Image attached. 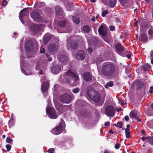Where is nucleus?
I'll use <instances>...</instances> for the list:
<instances>
[{
  "mask_svg": "<svg viewBox=\"0 0 153 153\" xmlns=\"http://www.w3.org/2000/svg\"><path fill=\"white\" fill-rule=\"evenodd\" d=\"M41 68V65L40 62L37 61L36 63L35 69L36 70H39Z\"/></svg>",
  "mask_w": 153,
  "mask_h": 153,
  "instance_id": "obj_32",
  "label": "nucleus"
},
{
  "mask_svg": "<svg viewBox=\"0 0 153 153\" xmlns=\"http://www.w3.org/2000/svg\"><path fill=\"white\" fill-rule=\"evenodd\" d=\"M70 45L71 48H76L77 47V44L74 41L70 43Z\"/></svg>",
  "mask_w": 153,
  "mask_h": 153,
  "instance_id": "obj_31",
  "label": "nucleus"
},
{
  "mask_svg": "<svg viewBox=\"0 0 153 153\" xmlns=\"http://www.w3.org/2000/svg\"><path fill=\"white\" fill-rule=\"evenodd\" d=\"M30 16L36 22H42L43 20L42 18L40 16V13L37 11H35L31 13H30Z\"/></svg>",
  "mask_w": 153,
  "mask_h": 153,
  "instance_id": "obj_6",
  "label": "nucleus"
},
{
  "mask_svg": "<svg viewBox=\"0 0 153 153\" xmlns=\"http://www.w3.org/2000/svg\"><path fill=\"white\" fill-rule=\"evenodd\" d=\"M74 5L71 2H68L67 4L66 8L68 11H71V9L73 7Z\"/></svg>",
  "mask_w": 153,
  "mask_h": 153,
  "instance_id": "obj_27",
  "label": "nucleus"
},
{
  "mask_svg": "<svg viewBox=\"0 0 153 153\" xmlns=\"http://www.w3.org/2000/svg\"><path fill=\"white\" fill-rule=\"evenodd\" d=\"M105 125L106 126H110V124L108 122H106L105 123Z\"/></svg>",
  "mask_w": 153,
  "mask_h": 153,
  "instance_id": "obj_63",
  "label": "nucleus"
},
{
  "mask_svg": "<svg viewBox=\"0 0 153 153\" xmlns=\"http://www.w3.org/2000/svg\"><path fill=\"white\" fill-rule=\"evenodd\" d=\"M58 86L59 85H55L53 88H52V90H53L54 91H55L56 90V88L58 87Z\"/></svg>",
  "mask_w": 153,
  "mask_h": 153,
  "instance_id": "obj_56",
  "label": "nucleus"
},
{
  "mask_svg": "<svg viewBox=\"0 0 153 153\" xmlns=\"http://www.w3.org/2000/svg\"><path fill=\"white\" fill-rule=\"evenodd\" d=\"M48 105L46 108V114L48 117L51 119H56L58 117L56 111L54 109L51 107L49 104V101H48Z\"/></svg>",
  "mask_w": 153,
  "mask_h": 153,
  "instance_id": "obj_3",
  "label": "nucleus"
},
{
  "mask_svg": "<svg viewBox=\"0 0 153 153\" xmlns=\"http://www.w3.org/2000/svg\"><path fill=\"white\" fill-rule=\"evenodd\" d=\"M64 80L66 82L75 86V82L79 79L78 76L75 73L69 70L64 74Z\"/></svg>",
  "mask_w": 153,
  "mask_h": 153,
  "instance_id": "obj_1",
  "label": "nucleus"
},
{
  "mask_svg": "<svg viewBox=\"0 0 153 153\" xmlns=\"http://www.w3.org/2000/svg\"><path fill=\"white\" fill-rule=\"evenodd\" d=\"M123 125L122 123L120 122H118L117 124V126L119 127L120 128H121Z\"/></svg>",
  "mask_w": 153,
  "mask_h": 153,
  "instance_id": "obj_46",
  "label": "nucleus"
},
{
  "mask_svg": "<svg viewBox=\"0 0 153 153\" xmlns=\"http://www.w3.org/2000/svg\"><path fill=\"white\" fill-rule=\"evenodd\" d=\"M148 33L149 37H153V27H151L148 31Z\"/></svg>",
  "mask_w": 153,
  "mask_h": 153,
  "instance_id": "obj_29",
  "label": "nucleus"
},
{
  "mask_svg": "<svg viewBox=\"0 0 153 153\" xmlns=\"http://www.w3.org/2000/svg\"><path fill=\"white\" fill-rule=\"evenodd\" d=\"M37 47V42L34 39H28L25 44V48H36Z\"/></svg>",
  "mask_w": 153,
  "mask_h": 153,
  "instance_id": "obj_5",
  "label": "nucleus"
},
{
  "mask_svg": "<svg viewBox=\"0 0 153 153\" xmlns=\"http://www.w3.org/2000/svg\"><path fill=\"white\" fill-rule=\"evenodd\" d=\"M60 99L62 103H69L71 102L72 98L68 94H65L60 96Z\"/></svg>",
  "mask_w": 153,
  "mask_h": 153,
  "instance_id": "obj_7",
  "label": "nucleus"
},
{
  "mask_svg": "<svg viewBox=\"0 0 153 153\" xmlns=\"http://www.w3.org/2000/svg\"><path fill=\"white\" fill-rule=\"evenodd\" d=\"M90 30L89 26L88 25L84 26L83 28V31L85 33H89Z\"/></svg>",
  "mask_w": 153,
  "mask_h": 153,
  "instance_id": "obj_24",
  "label": "nucleus"
},
{
  "mask_svg": "<svg viewBox=\"0 0 153 153\" xmlns=\"http://www.w3.org/2000/svg\"><path fill=\"white\" fill-rule=\"evenodd\" d=\"M55 12L56 15L59 16H61L62 15H63L64 13L62 9L59 6H56L55 8Z\"/></svg>",
  "mask_w": 153,
  "mask_h": 153,
  "instance_id": "obj_20",
  "label": "nucleus"
},
{
  "mask_svg": "<svg viewBox=\"0 0 153 153\" xmlns=\"http://www.w3.org/2000/svg\"><path fill=\"white\" fill-rule=\"evenodd\" d=\"M51 38V36L50 33L45 34L43 37V42L45 44H46Z\"/></svg>",
  "mask_w": 153,
  "mask_h": 153,
  "instance_id": "obj_19",
  "label": "nucleus"
},
{
  "mask_svg": "<svg viewBox=\"0 0 153 153\" xmlns=\"http://www.w3.org/2000/svg\"><path fill=\"white\" fill-rule=\"evenodd\" d=\"M150 137H141V140H149V138H150Z\"/></svg>",
  "mask_w": 153,
  "mask_h": 153,
  "instance_id": "obj_50",
  "label": "nucleus"
},
{
  "mask_svg": "<svg viewBox=\"0 0 153 153\" xmlns=\"http://www.w3.org/2000/svg\"><path fill=\"white\" fill-rule=\"evenodd\" d=\"M103 61V60L101 59L100 58V57H99L98 59L97 60V61L96 63H97V68H98V71L99 72H100V70L99 69V67H98V64L100 63V62H101L102 61Z\"/></svg>",
  "mask_w": 153,
  "mask_h": 153,
  "instance_id": "obj_36",
  "label": "nucleus"
},
{
  "mask_svg": "<svg viewBox=\"0 0 153 153\" xmlns=\"http://www.w3.org/2000/svg\"><path fill=\"white\" fill-rule=\"evenodd\" d=\"M43 4V3L41 2H36L35 6L37 7H41V4Z\"/></svg>",
  "mask_w": 153,
  "mask_h": 153,
  "instance_id": "obj_41",
  "label": "nucleus"
},
{
  "mask_svg": "<svg viewBox=\"0 0 153 153\" xmlns=\"http://www.w3.org/2000/svg\"><path fill=\"white\" fill-rule=\"evenodd\" d=\"M57 48H48V51L51 53V54H54L56 53V51Z\"/></svg>",
  "mask_w": 153,
  "mask_h": 153,
  "instance_id": "obj_35",
  "label": "nucleus"
},
{
  "mask_svg": "<svg viewBox=\"0 0 153 153\" xmlns=\"http://www.w3.org/2000/svg\"><path fill=\"white\" fill-rule=\"evenodd\" d=\"M80 91V89L78 88H74L72 92L74 94L78 93Z\"/></svg>",
  "mask_w": 153,
  "mask_h": 153,
  "instance_id": "obj_40",
  "label": "nucleus"
},
{
  "mask_svg": "<svg viewBox=\"0 0 153 153\" xmlns=\"http://www.w3.org/2000/svg\"><path fill=\"white\" fill-rule=\"evenodd\" d=\"M58 58L59 61L62 63L66 64L68 62V57L65 54L59 55Z\"/></svg>",
  "mask_w": 153,
  "mask_h": 153,
  "instance_id": "obj_17",
  "label": "nucleus"
},
{
  "mask_svg": "<svg viewBox=\"0 0 153 153\" xmlns=\"http://www.w3.org/2000/svg\"><path fill=\"white\" fill-rule=\"evenodd\" d=\"M125 119L126 121H128L129 119V117L128 116H126L125 117Z\"/></svg>",
  "mask_w": 153,
  "mask_h": 153,
  "instance_id": "obj_62",
  "label": "nucleus"
},
{
  "mask_svg": "<svg viewBox=\"0 0 153 153\" xmlns=\"http://www.w3.org/2000/svg\"><path fill=\"white\" fill-rule=\"evenodd\" d=\"M115 70V66L111 62H106L102 66V72L105 76H108L111 75Z\"/></svg>",
  "mask_w": 153,
  "mask_h": 153,
  "instance_id": "obj_2",
  "label": "nucleus"
},
{
  "mask_svg": "<svg viewBox=\"0 0 153 153\" xmlns=\"http://www.w3.org/2000/svg\"><path fill=\"white\" fill-rule=\"evenodd\" d=\"M90 93V91H88L87 93L88 96L91 99L96 102H98L100 101L101 97L99 94H94V96L91 95Z\"/></svg>",
  "mask_w": 153,
  "mask_h": 153,
  "instance_id": "obj_12",
  "label": "nucleus"
},
{
  "mask_svg": "<svg viewBox=\"0 0 153 153\" xmlns=\"http://www.w3.org/2000/svg\"><path fill=\"white\" fill-rule=\"evenodd\" d=\"M62 69L61 65L53 64L51 68V72L54 74H57L59 73Z\"/></svg>",
  "mask_w": 153,
  "mask_h": 153,
  "instance_id": "obj_9",
  "label": "nucleus"
},
{
  "mask_svg": "<svg viewBox=\"0 0 153 153\" xmlns=\"http://www.w3.org/2000/svg\"><path fill=\"white\" fill-rule=\"evenodd\" d=\"M28 8H24L20 12L19 15L22 17L27 15L28 13L27 10Z\"/></svg>",
  "mask_w": 153,
  "mask_h": 153,
  "instance_id": "obj_23",
  "label": "nucleus"
},
{
  "mask_svg": "<svg viewBox=\"0 0 153 153\" xmlns=\"http://www.w3.org/2000/svg\"><path fill=\"white\" fill-rule=\"evenodd\" d=\"M148 142L150 144L153 145V137H150L149 138Z\"/></svg>",
  "mask_w": 153,
  "mask_h": 153,
  "instance_id": "obj_39",
  "label": "nucleus"
},
{
  "mask_svg": "<svg viewBox=\"0 0 153 153\" xmlns=\"http://www.w3.org/2000/svg\"><path fill=\"white\" fill-rule=\"evenodd\" d=\"M39 74L41 75H43L45 74L43 71L41 70H40Z\"/></svg>",
  "mask_w": 153,
  "mask_h": 153,
  "instance_id": "obj_60",
  "label": "nucleus"
},
{
  "mask_svg": "<svg viewBox=\"0 0 153 153\" xmlns=\"http://www.w3.org/2000/svg\"><path fill=\"white\" fill-rule=\"evenodd\" d=\"M116 4V0H109L108 4L111 7H114Z\"/></svg>",
  "mask_w": 153,
  "mask_h": 153,
  "instance_id": "obj_26",
  "label": "nucleus"
},
{
  "mask_svg": "<svg viewBox=\"0 0 153 153\" xmlns=\"http://www.w3.org/2000/svg\"><path fill=\"white\" fill-rule=\"evenodd\" d=\"M54 151V149L53 148H51L49 149L47 152L48 153H53Z\"/></svg>",
  "mask_w": 153,
  "mask_h": 153,
  "instance_id": "obj_43",
  "label": "nucleus"
},
{
  "mask_svg": "<svg viewBox=\"0 0 153 153\" xmlns=\"http://www.w3.org/2000/svg\"><path fill=\"white\" fill-rule=\"evenodd\" d=\"M124 48H115V51L117 52V51L120 52H121L123 51Z\"/></svg>",
  "mask_w": 153,
  "mask_h": 153,
  "instance_id": "obj_49",
  "label": "nucleus"
},
{
  "mask_svg": "<svg viewBox=\"0 0 153 153\" xmlns=\"http://www.w3.org/2000/svg\"><path fill=\"white\" fill-rule=\"evenodd\" d=\"M6 148L7 149V152H9L11 149V146L9 144H7L6 145Z\"/></svg>",
  "mask_w": 153,
  "mask_h": 153,
  "instance_id": "obj_45",
  "label": "nucleus"
},
{
  "mask_svg": "<svg viewBox=\"0 0 153 153\" xmlns=\"http://www.w3.org/2000/svg\"><path fill=\"white\" fill-rule=\"evenodd\" d=\"M76 58L79 60H84L85 55L84 52L82 51H79L76 54Z\"/></svg>",
  "mask_w": 153,
  "mask_h": 153,
  "instance_id": "obj_16",
  "label": "nucleus"
},
{
  "mask_svg": "<svg viewBox=\"0 0 153 153\" xmlns=\"http://www.w3.org/2000/svg\"><path fill=\"white\" fill-rule=\"evenodd\" d=\"M45 52V48H42L40 51V52L41 53H44Z\"/></svg>",
  "mask_w": 153,
  "mask_h": 153,
  "instance_id": "obj_58",
  "label": "nucleus"
},
{
  "mask_svg": "<svg viewBox=\"0 0 153 153\" xmlns=\"http://www.w3.org/2000/svg\"><path fill=\"white\" fill-rule=\"evenodd\" d=\"M149 92L150 94L153 93V86H152L150 87V89L149 90Z\"/></svg>",
  "mask_w": 153,
  "mask_h": 153,
  "instance_id": "obj_57",
  "label": "nucleus"
},
{
  "mask_svg": "<svg viewBox=\"0 0 153 153\" xmlns=\"http://www.w3.org/2000/svg\"><path fill=\"white\" fill-rule=\"evenodd\" d=\"M114 85L113 82L112 81H109L105 85V88H108V87H111Z\"/></svg>",
  "mask_w": 153,
  "mask_h": 153,
  "instance_id": "obj_28",
  "label": "nucleus"
},
{
  "mask_svg": "<svg viewBox=\"0 0 153 153\" xmlns=\"http://www.w3.org/2000/svg\"><path fill=\"white\" fill-rule=\"evenodd\" d=\"M66 21L65 20L59 21L58 22V25L59 27H65L66 25Z\"/></svg>",
  "mask_w": 153,
  "mask_h": 153,
  "instance_id": "obj_25",
  "label": "nucleus"
},
{
  "mask_svg": "<svg viewBox=\"0 0 153 153\" xmlns=\"http://www.w3.org/2000/svg\"><path fill=\"white\" fill-rule=\"evenodd\" d=\"M120 0V1L121 4L125 3L128 1V0Z\"/></svg>",
  "mask_w": 153,
  "mask_h": 153,
  "instance_id": "obj_54",
  "label": "nucleus"
},
{
  "mask_svg": "<svg viewBox=\"0 0 153 153\" xmlns=\"http://www.w3.org/2000/svg\"><path fill=\"white\" fill-rule=\"evenodd\" d=\"M49 83L48 81L43 83L41 87V90L45 96L47 94V92L49 87Z\"/></svg>",
  "mask_w": 153,
  "mask_h": 153,
  "instance_id": "obj_15",
  "label": "nucleus"
},
{
  "mask_svg": "<svg viewBox=\"0 0 153 153\" xmlns=\"http://www.w3.org/2000/svg\"><path fill=\"white\" fill-rule=\"evenodd\" d=\"M7 1L6 0H3L2 2V5L5 6L7 5Z\"/></svg>",
  "mask_w": 153,
  "mask_h": 153,
  "instance_id": "obj_48",
  "label": "nucleus"
},
{
  "mask_svg": "<svg viewBox=\"0 0 153 153\" xmlns=\"http://www.w3.org/2000/svg\"><path fill=\"white\" fill-rule=\"evenodd\" d=\"M23 17H22L19 15V17L20 20L21 21L22 23L24 24V22L23 21Z\"/></svg>",
  "mask_w": 153,
  "mask_h": 153,
  "instance_id": "obj_59",
  "label": "nucleus"
},
{
  "mask_svg": "<svg viewBox=\"0 0 153 153\" xmlns=\"http://www.w3.org/2000/svg\"><path fill=\"white\" fill-rule=\"evenodd\" d=\"M105 114L108 117L113 116L115 114L114 107L111 106H108L105 110Z\"/></svg>",
  "mask_w": 153,
  "mask_h": 153,
  "instance_id": "obj_11",
  "label": "nucleus"
},
{
  "mask_svg": "<svg viewBox=\"0 0 153 153\" xmlns=\"http://www.w3.org/2000/svg\"><path fill=\"white\" fill-rule=\"evenodd\" d=\"M138 89L140 88L142 86H143L144 84L142 82L140 81H137L136 82Z\"/></svg>",
  "mask_w": 153,
  "mask_h": 153,
  "instance_id": "obj_34",
  "label": "nucleus"
},
{
  "mask_svg": "<svg viewBox=\"0 0 153 153\" xmlns=\"http://www.w3.org/2000/svg\"><path fill=\"white\" fill-rule=\"evenodd\" d=\"M150 68V66L148 65H146L142 67L143 70L145 71H147L148 69Z\"/></svg>",
  "mask_w": 153,
  "mask_h": 153,
  "instance_id": "obj_38",
  "label": "nucleus"
},
{
  "mask_svg": "<svg viewBox=\"0 0 153 153\" xmlns=\"http://www.w3.org/2000/svg\"><path fill=\"white\" fill-rule=\"evenodd\" d=\"M108 0H101V1L104 5H107L108 3Z\"/></svg>",
  "mask_w": 153,
  "mask_h": 153,
  "instance_id": "obj_51",
  "label": "nucleus"
},
{
  "mask_svg": "<svg viewBox=\"0 0 153 153\" xmlns=\"http://www.w3.org/2000/svg\"><path fill=\"white\" fill-rule=\"evenodd\" d=\"M110 30L111 31H113L115 29V27L114 26L111 25L109 26Z\"/></svg>",
  "mask_w": 153,
  "mask_h": 153,
  "instance_id": "obj_47",
  "label": "nucleus"
},
{
  "mask_svg": "<svg viewBox=\"0 0 153 153\" xmlns=\"http://www.w3.org/2000/svg\"><path fill=\"white\" fill-rule=\"evenodd\" d=\"M9 126L10 128L12 127L14 125V121L13 118L11 117L8 122Z\"/></svg>",
  "mask_w": 153,
  "mask_h": 153,
  "instance_id": "obj_33",
  "label": "nucleus"
},
{
  "mask_svg": "<svg viewBox=\"0 0 153 153\" xmlns=\"http://www.w3.org/2000/svg\"><path fill=\"white\" fill-rule=\"evenodd\" d=\"M139 112L136 110H133L130 113V116L132 119L134 118L138 122H140L141 119L138 117Z\"/></svg>",
  "mask_w": 153,
  "mask_h": 153,
  "instance_id": "obj_14",
  "label": "nucleus"
},
{
  "mask_svg": "<svg viewBox=\"0 0 153 153\" xmlns=\"http://www.w3.org/2000/svg\"><path fill=\"white\" fill-rule=\"evenodd\" d=\"M108 10H103L102 11L101 15L103 17H104L105 16V15L108 14Z\"/></svg>",
  "mask_w": 153,
  "mask_h": 153,
  "instance_id": "obj_37",
  "label": "nucleus"
},
{
  "mask_svg": "<svg viewBox=\"0 0 153 153\" xmlns=\"http://www.w3.org/2000/svg\"><path fill=\"white\" fill-rule=\"evenodd\" d=\"M93 51L92 48H88L87 50L88 53L91 54L92 53Z\"/></svg>",
  "mask_w": 153,
  "mask_h": 153,
  "instance_id": "obj_53",
  "label": "nucleus"
},
{
  "mask_svg": "<svg viewBox=\"0 0 153 153\" xmlns=\"http://www.w3.org/2000/svg\"><path fill=\"white\" fill-rule=\"evenodd\" d=\"M115 48H124L121 44L119 42H116L114 44Z\"/></svg>",
  "mask_w": 153,
  "mask_h": 153,
  "instance_id": "obj_30",
  "label": "nucleus"
},
{
  "mask_svg": "<svg viewBox=\"0 0 153 153\" xmlns=\"http://www.w3.org/2000/svg\"><path fill=\"white\" fill-rule=\"evenodd\" d=\"M47 58H48V60L49 61H51L52 60V58L49 56H48V55H46Z\"/></svg>",
  "mask_w": 153,
  "mask_h": 153,
  "instance_id": "obj_64",
  "label": "nucleus"
},
{
  "mask_svg": "<svg viewBox=\"0 0 153 153\" xmlns=\"http://www.w3.org/2000/svg\"><path fill=\"white\" fill-rule=\"evenodd\" d=\"M98 32L99 34L103 37L106 36L107 34V29L105 25L102 24L99 27Z\"/></svg>",
  "mask_w": 153,
  "mask_h": 153,
  "instance_id": "obj_10",
  "label": "nucleus"
},
{
  "mask_svg": "<svg viewBox=\"0 0 153 153\" xmlns=\"http://www.w3.org/2000/svg\"><path fill=\"white\" fill-rule=\"evenodd\" d=\"M24 63V62L23 61V58L22 56H21L20 65L22 72L26 75L31 74V73L30 72L26 71H25V69H27L28 67L27 65H25Z\"/></svg>",
  "mask_w": 153,
  "mask_h": 153,
  "instance_id": "obj_8",
  "label": "nucleus"
},
{
  "mask_svg": "<svg viewBox=\"0 0 153 153\" xmlns=\"http://www.w3.org/2000/svg\"><path fill=\"white\" fill-rule=\"evenodd\" d=\"M56 46L54 43L51 44L48 46V48H56Z\"/></svg>",
  "mask_w": 153,
  "mask_h": 153,
  "instance_id": "obj_44",
  "label": "nucleus"
},
{
  "mask_svg": "<svg viewBox=\"0 0 153 153\" xmlns=\"http://www.w3.org/2000/svg\"><path fill=\"white\" fill-rule=\"evenodd\" d=\"M125 134L126 137L129 138L130 137L131 135L130 132L126 133Z\"/></svg>",
  "mask_w": 153,
  "mask_h": 153,
  "instance_id": "obj_52",
  "label": "nucleus"
},
{
  "mask_svg": "<svg viewBox=\"0 0 153 153\" xmlns=\"http://www.w3.org/2000/svg\"><path fill=\"white\" fill-rule=\"evenodd\" d=\"M84 80L86 82H89L92 79V76L89 72H85L83 75Z\"/></svg>",
  "mask_w": 153,
  "mask_h": 153,
  "instance_id": "obj_18",
  "label": "nucleus"
},
{
  "mask_svg": "<svg viewBox=\"0 0 153 153\" xmlns=\"http://www.w3.org/2000/svg\"><path fill=\"white\" fill-rule=\"evenodd\" d=\"M12 139H11L9 137H7L6 139V141L7 143H10L12 142Z\"/></svg>",
  "mask_w": 153,
  "mask_h": 153,
  "instance_id": "obj_42",
  "label": "nucleus"
},
{
  "mask_svg": "<svg viewBox=\"0 0 153 153\" xmlns=\"http://www.w3.org/2000/svg\"><path fill=\"white\" fill-rule=\"evenodd\" d=\"M64 127V122H61L59 123L58 126H56L52 129V132L54 134H59L63 131Z\"/></svg>",
  "mask_w": 153,
  "mask_h": 153,
  "instance_id": "obj_4",
  "label": "nucleus"
},
{
  "mask_svg": "<svg viewBox=\"0 0 153 153\" xmlns=\"http://www.w3.org/2000/svg\"><path fill=\"white\" fill-rule=\"evenodd\" d=\"M40 25L34 24L30 27V30L33 34L35 35L41 30Z\"/></svg>",
  "mask_w": 153,
  "mask_h": 153,
  "instance_id": "obj_13",
  "label": "nucleus"
},
{
  "mask_svg": "<svg viewBox=\"0 0 153 153\" xmlns=\"http://www.w3.org/2000/svg\"><path fill=\"white\" fill-rule=\"evenodd\" d=\"M72 19L73 22L76 25H78L80 22V18L79 16H73Z\"/></svg>",
  "mask_w": 153,
  "mask_h": 153,
  "instance_id": "obj_22",
  "label": "nucleus"
},
{
  "mask_svg": "<svg viewBox=\"0 0 153 153\" xmlns=\"http://www.w3.org/2000/svg\"><path fill=\"white\" fill-rule=\"evenodd\" d=\"M150 59L153 58V50L150 52Z\"/></svg>",
  "mask_w": 153,
  "mask_h": 153,
  "instance_id": "obj_55",
  "label": "nucleus"
},
{
  "mask_svg": "<svg viewBox=\"0 0 153 153\" xmlns=\"http://www.w3.org/2000/svg\"><path fill=\"white\" fill-rule=\"evenodd\" d=\"M115 148L117 149H119L120 148V145L119 144H117L115 145Z\"/></svg>",
  "mask_w": 153,
  "mask_h": 153,
  "instance_id": "obj_61",
  "label": "nucleus"
},
{
  "mask_svg": "<svg viewBox=\"0 0 153 153\" xmlns=\"http://www.w3.org/2000/svg\"><path fill=\"white\" fill-rule=\"evenodd\" d=\"M139 40L143 43H145L148 40L147 35L145 33L141 34L139 38Z\"/></svg>",
  "mask_w": 153,
  "mask_h": 153,
  "instance_id": "obj_21",
  "label": "nucleus"
}]
</instances>
